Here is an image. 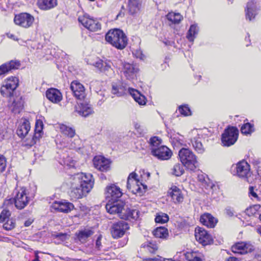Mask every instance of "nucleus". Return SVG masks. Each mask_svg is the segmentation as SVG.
<instances>
[{
    "label": "nucleus",
    "mask_w": 261,
    "mask_h": 261,
    "mask_svg": "<svg viewBox=\"0 0 261 261\" xmlns=\"http://www.w3.org/2000/svg\"><path fill=\"white\" fill-rule=\"evenodd\" d=\"M106 40L117 49H122L127 44V38L123 32L118 29L110 30L106 35Z\"/></svg>",
    "instance_id": "nucleus-1"
},
{
    "label": "nucleus",
    "mask_w": 261,
    "mask_h": 261,
    "mask_svg": "<svg viewBox=\"0 0 261 261\" xmlns=\"http://www.w3.org/2000/svg\"><path fill=\"white\" fill-rule=\"evenodd\" d=\"M30 201V197L29 196V192L24 187L20 188L16 191L14 198L5 200L4 205H12L14 202L16 208L22 210L24 208Z\"/></svg>",
    "instance_id": "nucleus-2"
},
{
    "label": "nucleus",
    "mask_w": 261,
    "mask_h": 261,
    "mask_svg": "<svg viewBox=\"0 0 261 261\" xmlns=\"http://www.w3.org/2000/svg\"><path fill=\"white\" fill-rule=\"evenodd\" d=\"M181 162L188 169L194 171L197 166V161L195 155L188 148H182L178 152Z\"/></svg>",
    "instance_id": "nucleus-3"
},
{
    "label": "nucleus",
    "mask_w": 261,
    "mask_h": 261,
    "mask_svg": "<svg viewBox=\"0 0 261 261\" xmlns=\"http://www.w3.org/2000/svg\"><path fill=\"white\" fill-rule=\"evenodd\" d=\"M239 130L234 126H228L222 134L221 141L223 146H230L234 144L238 138Z\"/></svg>",
    "instance_id": "nucleus-4"
},
{
    "label": "nucleus",
    "mask_w": 261,
    "mask_h": 261,
    "mask_svg": "<svg viewBox=\"0 0 261 261\" xmlns=\"http://www.w3.org/2000/svg\"><path fill=\"white\" fill-rule=\"evenodd\" d=\"M90 191V185L84 187L83 186H81L80 184H75V181L72 180L69 196L72 199H77L86 196Z\"/></svg>",
    "instance_id": "nucleus-5"
},
{
    "label": "nucleus",
    "mask_w": 261,
    "mask_h": 261,
    "mask_svg": "<svg viewBox=\"0 0 261 261\" xmlns=\"http://www.w3.org/2000/svg\"><path fill=\"white\" fill-rule=\"evenodd\" d=\"M34 21V17L26 12L15 15L14 18V21L16 25L25 29L31 27Z\"/></svg>",
    "instance_id": "nucleus-6"
},
{
    "label": "nucleus",
    "mask_w": 261,
    "mask_h": 261,
    "mask_svg": "<svg viewBox=\"0 0 261 261\" xmlns=\"http://www.w3.org/2000/svg\"><path fill=\"white\" fill-rule=\"evenodd\" d=\"M19 84L18 78L11 76L7 79L5 85L1 88V93L3 96L11 97L13 91L17 88Z\"/></svg>",
    "instance_id": "nucleus-7"
},
{
    "label": "nucleus",
    "mask_w": 261,
    "mask_h": 261,
    "mask_svg": "<svg viewBox=\"0 0 261 261\" xmlns=\"http://www.w3.org/2000/svg\"><path fill=\"white\" fill-rule=\"evenodd\" d=\"M78 20L84 27L90 31L95 32L100 29V23L97 20L91 18L88 14L80 16Z\"/></svg>",
    "instance_id": "nucleus-8"
},
{
    "label": "nucleus",
    "mask_w": 261,
    "mask_h": 261,
    "mask_svg": "<svg viewBox=\"0 0 261 261\" xmlns=\"http://www.w3.org/2000/svg\"><path fill=\"white\" fill-rule=\"evenodd\" d=\"M128 224L124 221L114 223L111 226V233L114 239L121 238L129 229Z\"/></svg>",
    "instance_id": "nucleus-9"
},
{
    "label": "nucleus",
    "mask_w": 261,
    "mask_h": 261,
    "mask_svg": "<svg viewBox=\"0 0 261 261\" xmlns=\"http://www.w3.org/2000/svg\"><path fill=\"white\" fill-rule=\"evenodd\" d=\"M195 236L196 240L203 246L210 245L213 242L212 236L202 228H196Z\"/></svg>",
    "instance_id": "nucleus-10"
},
{
    "label": "nucleus",
    "mask_w": 261,
    "mask_h": 261,
    "mask_svg": "<svg viewBox=\"0 0 261 261\" xmlns=\"http://www.w3.org/2000/svg\"><path fill=\"white\" fill-rule=\"evenodd\" d=\"M151 153L152 155L160 160H167L172 154L170 149L164 145L151 149Z\"/></svg>",
    "instance_id": "nucleus-11"
},
{
    "label": "nucleus",
    "mask_w": 261,
    "mask_h": 261,
    "mask_svg": "<svg viewBox=\"0 0 261 261\" xmlns=\"http://www.w3.org/2000/svg\"><path fill=\"white\" fill-rule=\"evenodd\" d=\"M73 180L75 181V184H81V186L91 185V190L92 189L94 185V179L91 174H85L83 173H77L73 176Z\"/></svg>",
    "instance_id": "nucleus-12"
},
{
    "label": "nucleus",
    "mask_w": 261,
    "mask_h": 261,
    "mask_svg": "<svg viewBox=\"0 0 261 261\" xmlns=\"http://www.w3.org/2000/svg\"><path fill=\"white\" fill-rule=\"evenodd\" d=\"M124 203L121 200L108 201L106 205V208L108 213L111 214H117L120 217V214H122Z\"/></svg>",
    "instance_id": "nucleus-13"
},
{
    "label": "nucleus",
    "mask_w": 261,
    "mask_h": 261,
    "mask_svg": "<svg viewBox=\"0 0 261 261\" xmlns=\"http://www.w3.org/2000/svg\"><path fill=\"white\" fill-rule=\"evenodd\" d=\"M70 89L74 96L79 100H83L86 97L85 88L77 81H73L70 85Z\"/></svg>",
    "instance_id": "nucleus-14"
},
{
    "label": "nucleus",
    "mask_w": 261,
    "mask_h": 261,
    "mask_svg": "<svg viewBox=\"0 0 261 261\" xmlns=\"http://www.w3.org/2000/svg\"><path fill=\"white\" fill-rule=\"evenodd\" d=\"M20 66V61L16 60L6 62L0 66V76H5L12 70L18 69Z\"/></svg>",
    "instance_id": "nucleus-15"
},
{
    "label": "nucleus",
    "mask_w": 261,
    "mask_h": 261,
    "mask_svg": "<svg viewBox=\"0 0 261 261\" xmlns=\"http://www.w3.org/2000/svg\"><path fill=\"white\" fill-rule=\"evenodd\" d=\"M237 175L241 178H248L250 175V165L245 161L239 162L236 166Z\"/></svg>",
    "instance_id": "nucleus-16"
},
{
    "label": "nucleus",
    "mask_w": 261,
    "mask_h": 261,
    "mask_svg": "<svg viewBox=\"0 0 261 261\" xmlns=\"http://www.w3.org/2000/svg\"><path fill=\"white\" fill-rule=\"evenodd\" d=\"M122 195V193L118 187L112 185L107 188L106 197L109 199L108 201L120 200Z\"/></svg>",
    "instance_id": "nucleus-17"
},
{
    "label": "nucleus",
    "mask_w": 261,
    "mask_h": 261,
    "mask_svg": "<svg viewBox=\"0 0 261 261\" xmlns=\"http://www.w3.org/2000/svg\"><path fill=\"white\" fill-rule=\"evenodd\" d=\"M93 162L94 167L99 171L104 172L108 171L110 169V162L109 160L102 156H95Z\"/></svg>",
    "instance_id": "nucleus-18"
},
{
    "label": "nucleus",
    "mask_w": 261,
    "mask_h": 261,
    "mask_svg": "<svg viewBox=\"0 0 261 261\" xmlns=\"http://www.w3.org/2000/svg\"><path fill=\"white\" fill-rule=\"evenodd\" d=\"M139 69L136 65L128 63L123 64L122 71L125 76L128 80L134 79Z\"/></svg>",
    "instance_id": "nucleus-19"
},
{
    "label": "nucleus",
    "mask_w": 261,
    "mask_h": 261,
    "mask_svg": "<svg viewBox=\"0 0 261 261\" xmlns=\"http://www.w3.org/2000/svg\"><path fill=\"white\" fill-rule=\"evenodd\" d=\"M95 67L97 68L100 72L105 73L109 76L113 73V70L111 67V62L99 60L94 64Z\"/></svg>",
    "instance_id": "nucleus-20"
},
{
    "label": "nucleus",
    "mask_w": 261,
    "mask_h": 261,
    "mask_svg": "<svg viewBox=\"0 0 261 261\" xmlns=\"http://www.w3.org/2000/svg\"><path fill=\"white\" fill-rule=\"evenodd\" d=\"M168 194L175 203H180L183 201L184 196L181 191L176 186H172L169 190Z\"/></svg>",
    "instance_id": "nucleus-21"
},
{
    "label": "nucleus",
    "mask_w": 261,
    "mask_h": 261,
    "mask_svg": "<svg viewBox=\"0 0 261 261\" xmlns=\"http://www.w3.org/2000/svg\"><path fill=\"white\" fill-rule=\"evenodd\" d=\"M200 221L203 225L209 228H214L218 222L217 220L209 213H205L201 215Z\"/></svg>",
    "instance_id": "nucleus-22"
},
{
    "label": "nucleus",
    "mask_w": 261,
    "mask_h": 261,
    "mask_svg": "<svg viewBox=\"0 0 261 261\" xmlns=\"http://www.w3.org/2000/svg\"><path fill=\"white\" fill-rule=\"evenodd\" d=\"M53 207L59 212L68 213L74 208V205L72 203L66 201L55 202Z\"/></svg>",
    "instance_id": "nucleus-23"
},
{
    "label": "nucleus",
    "mask_w": 261,
    "mask_h": 261,
    "mask_svg": "<svg viewBox=\"0 0 261 261\" xmlns=\"http://www.w3.org/2000/svg\"><path fill=\"white\" fill-rule=\"evenodd\" d=\"M47 98L54 103H58L62 100V96L61 92L55 88H51L46 92Z\"/></svg>",
    "instance_id": "nucleus-24"
},
{
    "label": "nucleus",
    "mask_w": 261,
    "mask_h": 261,
    "mask_svg": "<svg viewBox=\"0 0 261 261\" xmlns=\"http://www.w3.org/2000/svg\"><path fill=\"white\" fill-rule=\"evenodd\" d=\"M75 109L79 115L84 117H87L93 112L92 108L88 103H80L78 107H75Z\"/></svg>",
    "instance_id": "nucleus-25"
},
{
    "label": "nucleus",
    "mask_w": 261,
    "mask_h": 261,
    "mask_svg": "<svg viewBox=\"0 0 261 261\" xmlns=\"http://www.w3.org/2000/svg\"><path fill=\"white\" fill-rule=\"evenodd\" d=\"M139 211L135 209H123L122 214H120V218L125 220H136L139 217Z\"/></svg>",
    "instance_id": "nucleus-26"
},
{
    "label": "nucleus",
    "mask_w": 261,
    "mask_h": 261,
    "mask_svg": "<svg viewBox=\"0 0 261 261\" xmlns=\"http://www.w3.org/2000/svg\"><path fill=\"white\" fill-rule=\"evenodd\" d=\"M37 6L42 10H48L51 9L57 5V0H38Z\"/></svg>",
    "instance_id": "nucleus-27"
},
{
    "label": "nucleus",
    "mask_w": 261,
    "mask_h": 261,
    "mask_svg": "<svg viewBox=\"0 0 261 261\" xmlns=\"http://www.w3.org/2000/svg\"><path fill=\"white\" fill-rule=\"evenodd\" d=\"M93 233L94 231L91 229L85 228L76 232V236L79 241L82 243H84Z\"/></svg>",
    "instance_id": "nucleus-28"
},
{
    "label": "nucleus",
    "mask_w": 261,
    "mask_h": 261,
    "mask_svg": "<svg viewBox=\"0 0 261 261\" xmlns=\"http://www.w3.org/2000/svg\"><path fill=\"white\" fill-rule=\"evenodd\" d=\"M246 17L247 19L250 21L254 18L256 15V6L253 1L249 2L246 6Z\"/></svg>",
    "instance_id": "nucleus-29"
},
{
    "label": "nucleus",
    "mask_w": 261,
    "mask_h": 261,
    "mask_svg": "<svg viewBox=\"0 0 261 261\" xmlns=\"http://www.w3.org/2000/svg\"><path fill=\"white\" fill-rule=\"evenodd\" d=\"M128 92L134 98V100L140 105H144L146 103L145 97L141 94L137 90L133 88H128Z\"/></svg>",
    "instance_id": "nucleus-30"
},
{
    "label": "nucleus",
    "mask_w": 261,
    "mask_h": 261,
    "mask_svg": "<svg viewBox=\"0 0 261 261\" xmlns=\"http://www.w3.org/2000/svg\"><path fill=\"white\" fill-rule=\"evenodd\" d=\"M30 127L29 121L25 120L24 122L18 127L17 129V135L21 138H24L30 130Z\"/></svg>",
    "instance_id": "nucleus-31"
},
{
    "label": "nucleus",
    "mask_w": 261,
    "mask_h": 261,
    "mask_svg": "<svg viewBox=\"0 0 261 261\" xmlns=\"http://www.w3.org/2000/svg\"><path fill=\"white\" fill-rule=\"evenodd\" d=\"M141 248L151 253H154L158 249L157 244L153 241H147L141 245Z\"/></svg>",
    "instance_id": "nucleus-32"
},
{
    "label": "nucleus",
    "mask_w": 261,
    "mask_h": 261,
    "mask_svg": "<svg viewBox=\"0 0 261 261\" xmlns=\"http://www.w3.org/2000/svg\"><path fill=\"white\" fill-rule=\"evenodd\" d=\"M23 102L21 97H17L13 100L11 105L12 111L14 113H19L23 108Z\"/></svg>",
    "instance_id": "nucleus-33"
},
{
    "label": "nucleus",
    "mask_w": 261,
    "mask_h": 261,
    "mask_svg": "<svg viewBox=\"0 0 261 261\" xmlns=\"http://www.w3.org/2000/svg\"><path fill=\"white\" fill-rule=\"evenodd\" d=\"M184 166L182 163H176L171 169V174L177 177L181 176L185 172Z\"/></svg>",
    "instance_id": "nucleus-34"
},
{
    "label": "nucleus",
    "mask_w": 261,
    "mask_h": 261,
    "mask_svg": "<svg viewBox=\"0 0 261 261\" xmlns=\"http://www.w3.org/2000/svg\"><path fill=\"white\" fill-rule=\"evenodd\" d=\"M203 175L198 176V178L200 180H201L202 182L203 187L207 190H208V192H211L212 193L216 190L217 187L216 186L213 184L212 181H211L209 179H207L206 180L205 178H202Z\"/></svg>",
    "instance_id": "nucleus-35"
},
{
    "label": "nucleus",
    "mask_w": 261,
    "mask_h": 261,
    "mask_svg": "<svg viewBox=\"0 0 261 261\" xmlns=\"http://www.w3.org/2000/svg\"><path fill=\"white\" fill-rule=\"evenodd\" d=\"M152 233L155 238L166 239L168 236V231L164 227H157L154 229Z\"/></svg>",
    "instance_id": "nucleus-36"
},
{
    "label": "nucleus",
    "mask_w": 261,
    "mask_h": 261,
    "mask_svg": "<svg viewBox=\"0 0 261 261\" xmlns=\"http://www.w3.org/2000/svg\"><path fill=\"white\" fill-rule=\"evenodd\" d=\"M43 124L41 120H37L35 124V133L33 139L39 140L43 135Z\"/></svg>",
    "instance_id": "nucleus-37"
},
{
    "label": "nucleus",
    "mask_w": 261,
    "mask_h": 261,
    "mask_svg": "<svg viewBox=\"0 0 261 261\" xmlns=\"http://www.w3.org/2000/svg\"><path fill=\"white\" fill-rule=\"evenodd\" d=\"M231 250L233 252L238 254H244L247 252L246 244L242 242L233 245Z\"/></svg>",
    "instance_id": "nucleus-38"
},
{
    "label": "nucleus",
    "mask_w": 261,
    "mask_h": 261,
    "mask_svg": "<svg viewBox=\"0 0 261 261\" xmlns=\"http://www.w3.org/2000/svg\"><path fill=\"white\" fill-rule=\"evenodd\" d=\"M140 3L139 0H128V11L133 15L139 10Z\"/></svg>",
    "instance_id": "nucleus-39"
},
{
    "label": "nucleus",
    "mask_w": 261,
    "mask_h": 261,
    "mask_svg": "<svg viewBox=\"0 0 261 261\" xmlns=\"http://www.w3.org/2000/svg\"><path fill=\"white\" fill-rule=\"evenodd\" d=\"M198 32V28L195 24L191 25L187 35V38L190 42H193L195 38L196 35Z\"/></svg>",
    "instance_id": "nucleus-40"
},
{
    "label": "nucleus",
    "mask_w": 261,
    "mask_h": 261,
    "mask_svg": "<svg viewBox=\"0 0 261 261\" xmlns=\"http://www.w3.org/2000/svg\"><path fill=\"white\" fill-rule=\"evenodd\" d=\"M191 142L194 148L198 153H202L204 151V148L199 138H194L191 140Z\"/></svg>",
    "instance_id": "nucleus-41"
},
{
    "label": "nucleus",
    "mask_w": 261,
    "mask_h": 261,
    "mask_svg": "<svg viewBox=\"0 0 261 261\" xmlns=\"http://www.w3.org/2000/svg\"><path fill=\"white\" fill-rule=\"evenodd\" d=\"M140 185L143 187L144 191H142L140 185L139 183L137 184H132L131 183V188H127L129 190L133 193L134 194H139L140 195L142 194L145 191V189L147 188V186L143 185L142 183H140Z\"/></svg>",
    "instance_id": "nucleus-42"
},
{
    "label": "nucleus",
    "mask_w": 261,
    "mask_h": 261,
    "mask_svg": "<svg viewBox=\"0 0 261 261\" xmlns=\"http://www.w3.org/2000/svg\"><path fill=\"white\" fill-rule=\"evenodd\" d=\"M60 129L62 134L70 138H72L75 135V130L71 127L67 126L66 125H61L60 126Z\"/></svg>",
    "instance_id": "nucleus-43"
},
{
    "label": "nucleus",
    "mask_w": 261,
    "mask_h": 261,
    "mask_svg": "<svg viewBox=\"0 0 261 261\" xmlns=\"http://www.w3.org/2000/svg\"><path fill=\"white\" fill-rule=\"evenodd\" d=\"M254 131V125L249 122L244 123L241 128V132L243 134H251Z\"/></svg>",
    "instance_id": "nucleus-44"
},
{
    "label": "nucleus",
    "mask_w": 261,
    "mask_h": 261,
    "mask_svg": "<svg viewBox=\"0 0 261 261\" xmlns=\"http://www.w3.org/2000/svg\"><path fill=\"white\" fill-rule=\"evenodd\" d=\"M166 17L169 21L174 23H178L182 18L180 14L175 13H169Z\"/></svg>",
    "instance_id": "nucleus-45"
},
{
    "label": "nucleus",
    "mask_w": 261,
    "mask_h": 261,
    "mask_svg": "<svg viewBox=\"0 0 261 261\" xmlns=\"http://www.w3.org/2000/svg\"><path fill=\"white\" fill-rule=\"evenodd\" d=\"M260 208L259 204H255L245 210V213L249 216H254L257 214V212Z\"/></svg>",
    "instance_id": "nucleus-46"
},
{
    "label": "nucleus",
    "mask_w": 261,
    "mask_h": 261,
    "mask_svg": "<svg viewBox=\"0 0 261 261\" xmlns=\"http://www.w3.org/2000/svg\"><path fill=\"white\" fill-rule=\"evenodd\" d=\"M137 176V175L135 172H132L129 174L128 178H127V188H131V183L134 184H137L139 183V181L137 179L136 177Z\"/></svg>",
    "instance_id": "nucleus-47"
},
{
    "label": "nucleus",
    "mask_w": 261,
    "mask_h": 261,
    "mask_svg": "<svg viewBox=\"0 0 261 261\" xmlns=\"http://www.w3.org/2000/svg\"><path fill=\"white\" fill-rule=\"evenodd\" d=\"M149 142L151 146V149L156 147H159L161 146L162 140L158 137H153L150 138Z\"/></svg>",
    "instance_id": "nucleus-48"
},
{
    "label": "nucleus",
    "mask_w": 261,
    "mask_h": 261,
    "mask_svg": "<svg viewBox=\"0 0 261 261\" xmlns=\"http://www.w3.org/2000/svg\"><path fill=\"white\" fill-rule=\"evenodd\" d=\"M15 227V222L12 219H9L4 224L3 227L6 230H11Z\"/></svg>",
    "instance_id": "nucleus-49"
},
{
    "label": "nucleus",
    "mask_w": 261,
    "mask_h": 261,
    "mask_svg": "<svg viewBox=\"0 0 261 261\" xmlns=\"http://www.w3.org/2000/svg\"><path fill=\"white\" fill-rule=\"evenodd\" d=\"M11 213L9 210L4 208L0 214V222H4L6 219H9Z\"/></svg>",
    "instance_id": "nucleus-50"
},
{
    "label": "nucleus",
    "mask_w": 261,
    "mask_h": 261,
    "mask_svg": "<svg viewBox=\"0 0 261 261\" xmlns=\"http://www.w3.org/2000/svg\"><path fill=\"white\" fill-rule=\"evenodd\" d=\"M178 111L179 113L184 116H189L191 114L190 108L187 105H184L179 107Z\"/></svg>",
    "instance_id": "nucleus-51"
},
{
    "label": "nucleus",
    "mask_w": 261,
    "mask_h": 261,
    "mask_svg": "<svg viewBox=\"0 0 261 261\" xmlns=\"http://www.w3.org/2000/svg\"><path fill=\"white\" fill-rule=\"evenodd\" d=\"M169 220L167 215L163 214L162 215H158L155 218V221L156 223H165Z\"/></svg>",
    "instance_id": "nucleus-52"
},
{
    "label": "nucleus",
    "mask_w": 261,
    "mask_h": 261,
    "mask_svg": "<svg viewBox=\"0 0 261 261\" xmlns=\"http://www.w3.org/2000/svg\"><path fill=\"white\" fill-rule=\"evenodd\" d=\"M6 167V159L3 155L0 154V174L5 170Z\"/></svg>",
    "instance_id": "nucleus-53"
},
{
    "label": "nucleus",
    "mask_w": 261,
    "mask_h": 261,
    "mask_svg": "<svg viewBox=\"0 0 261 261\" xmlns=\"http://www.w3.org/2000/svg\"><path fill=\"white\" fill-rule=\"evenodd\" d=\"M133 54L137 58L143 60L144 58V55L143 54L142 50L140 49L134 50L133 51Z\"/></svg>",
    "instance_id": "nucleus-54"
},
{
    "label": "nucleus",
    "mask_w": 261,
    "mask_h": 261,
    "mask_svg": "<svg viewBox=\"0 0 261 261\" xmlns=\"http://www.w3.org/2000/svg\"><path fill=\"white\" fill-rule=\"evenodd\" d=\"M135 127L137 131L140 134V135H143L145 133L146 129L140 124L136 123L135 125Z\"/></svg>",
    "instance_id": "nucleus-55"
},
{
    "label": "nucleus",
    "mask_w": 261,
    "mask_h": 261,
    "mask_svg": "<svg viewBox=\"0 0 261 261\" xmlns=\"http://www.w3.org/2000/svg\"><path fill=\"white\" fill-rule=\"evenodd\" d=\"M249 194L257 199H258V197L256 193L254 191V189L253 187L251 186L249 188Z\"/></svg>",
    "instance_id": "nucleus-56"
},
{
    "label": "nucleus",
    "mask_w": 261,
    "mask_h": 261,
    "mask_svg": "<svg viewBox=\"0 0 261 261\" xmlns=\"http://www.w3.org/2000/svg\"><path fill=\"white\" fill-rule=\"evenodd\" d=\"M112 92L113 94H116L119 96L122 95V93L119 91V88L117 86L113 85Z\"/></svg>",
    "instance_id": "nucleus-57"
},
{
    "label": "nucleus",
    "mask_w": 261,
    "mask_h": 261,
    "mask_svg": "<svg viewBox=\"0 0 261 261\" xmlns=\"http://www.w3.org/2000/svg\"><path fill=\"white\" fill-rule=\"evenodd\" d=\"M102 245L101 243V237H98L96 241V248L98 250H101Z\"/></svg>",
    "instance_id": "nucleus-58"
},
{
    "label": "nucleus",
    "mask_w": 261,
    "mask_h": 261,
    "mask_svg": "<svg viewBox=\"0 0 261 261\" xmlns=\"http://www.w3.org/2000/svg\"><path fill=\"white\" fill-rule=\"evenodd\" d=\"M225 213L229 217H232L233 215V211L230 207L225 208Z\"/></svg>",
    "instance_id": "nucleus-59"
},
{
    "label": "nucleus",
    "mask_w": 261,
    "mask_h": 261,
    "mask_svg": "<svg viewBox=\"0 0 261 261\" xmlns=\"http://www.w3.org/2000/svg\"><path fill=\"white\" fill-rule=\"evenodd\" d=\"M33 220L30 219L25 221L24 226L26 227L29 226L31 225V224L33 223Z\"/></svg>",
    "instance_id": "nucleus-60"
},
{
    "label": "nucleus",
    "mask_w": 261,
    "mask_h": 261,
    "mask_svg": "<svg viewBox=\"0 0 261 261\" xmlns=\"http://www.w3.org/2000/svg\"><path fill=\"white\" fill-rule=\"evenodd\" d=\"M66 237V234L62 233H59L56 235L57 238H59L61 239H65Z\"/></svg>",
    "instance_id": "nucleus-61"
},
{
    "label": "nucleus",
    "mask_w": 261,
    "mask_h": 261,
    "mask_svg": "<svg viewBox=\"0 0 261 261\" xmlns=\"http://www.w3.org/2000/svg\"><path fill=\"white\" fill-rule=\"evenodd\" d=\"M32 261H40L38 251L35 252V258Z\"/></svg>",
    "instance_id": "nucleus-62"
},
{
    "label": "nucleus",
    "mask_w": 261,
    "mask_h": 261,
    "mask_svg": "<svg viewBox=\"0 0 261 261\" xmlns=\"http://www.w3.org/2000/svg\"><path fill=\"white\" fill-rule=\"evenodd\" d=\"M226 261H240L236 257H229Z\"/></svg>",
    "instance_id": "nucleus-63"
},
{
    "label": "nucleus",
    "mask_w": 261,
    "mask_h": 261,
    "mask_svg": "<svg viewBox=\"0 0 261 261\" xmlns=\"http://www.w3.org/2000/svg\"><path fill=\"white\" fill-rule=\"evenodd\" d=\"M257 232L261 236V227L257 229Z\"/></svg>",
    "instance_id": "nucleus-64"
}]
</instances>
